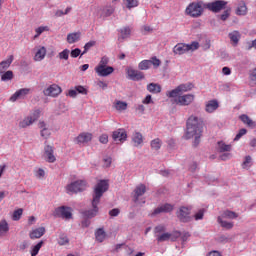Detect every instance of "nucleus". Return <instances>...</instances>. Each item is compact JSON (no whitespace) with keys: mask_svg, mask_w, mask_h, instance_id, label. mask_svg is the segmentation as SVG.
I'll list each match as a JSON object with an SVG mask.
<instances>
[{"mask_svg":"<svg viewBox=\"0 0 256 256\" xmlns=\"http://www.w3.org/2000/svg\"><path fill=\"white\" fill-rule=\"evenodd\" d=\"M114 107L117 111H125V109H127V103L120 100H116L114 102Z\"/></svg>","mask_w":256,"mask_h":256,"instance_id":"58836bf2","label":"nucleus"},{"mask_svg":"<svg viewBox=\"0 0 256 256\" xmlns=\"http://www.w3.org/2000/svg\"><path fill=\"white\" fill-rule=\"evenodd\" d=\"M181 237V233L174 231L172 233L166 232L157 236L158 243H163L165 241H177Z\"/></svg>","mask_w":256,"mask_h":256,"instance_id":"9b49d317","label":"nucleus"},{"mask_svg":"<svg viewBox=\"0 0 256 256\" xmlns=\"http://www.w3.org/2000/svg\"><path fill=\"white\" fill-rule=\"evenodd\" d=\"M59 245H67L69 243V238L65 234H62L58 241Z\"/></svg>","mask_w":256,"mask_h":256,"instance_id":"3c124183","label":"nucleus"},{"mask_svg":"<svg viewBox=\"0 0 256 256\" xmlns=\"http://www.w3.org/2000/svg\"><path fill=\"white\" fill-rule=\"evenodd\" d=\"M141 33L142 35H149V33H153V28H151V26L145 25L141 28Z\"/></svg>","mask_w":256,"mask_h":256,"instance_id":"09e8293b","label":"nucleus"},{"mask_svg":"<svg viewBox=\"0 0 256 256\" xmlns=\"http://www.w3.org/2000/svg\"><path fill=\"white\" fill-rule=\"evenodd\" d=\"M133 143L135 147H139V145L143 144V134L140 132H135L132 137Z\"/></svg>","mask_w":256,"mask_h":256,"instance_id":"7c9ffc66","label":"nucleus"},{"mask_svg":"<svg viewBox=\"0 0 256 256\" xmlns=\"http://www.w3.org/2000/svg\"><path fill=\"white\" fill-rule=\"evenodd\" d=\"M95 235L96 241H98L99 243H103L105 241V237H107L103 229H98Z\"/></svg>","mask_w":256,"mask_h":256,"instance_id":"4c0bfd02","label":"nucleus"},{"mask_svg":"<svg viewBox=\"0 0 256 256\" xmlns=\"http://www.w3.org/2000/svg\"><path fill=\"white\" fill-rule=\"evenodd\" d=\"M203 134V123L197 116H190L187 120V128H186V139L195 138V144H199V139Z\"/></svg>","mask_w":256,"mask_h":256,"instance_id":"f03ea898","label":"nucleus"},{"mask_svg":"<svg viewBox=\"0 0 256 256\" xmlns=\"http://www.w3.org/2000/svg\"><path fill=\"white\" fill-rule=\"evenodd\" d=\"M225 5H227V2L223 0H218L215 2L204 4V7L206 9H209V11H213V13H219V11H221L222 9H225Z\"/></svg>","mask_w":256,"mask_h":256,"instance_id":"f8f14e48","label":"nucleus"},{"mask_svg":"<svg viewBox=\"0 0 256 256\" xmlns=\"http://www.w3.org/2000/svg\"><path fill=\"white\" fill-rule=\"evenodd\" d=\"M151 65H153L154 67H159V65H161V60H159L156 57H154L151 60Z\"/></svg>","mask_w":256,"mask_h":256,"instance_id":"13d9d810","label":"nucleus"},{"mask_svg":"<svg viewBox=\"0 0 256 256\" xmlns=\"http://www.w3.org/2000/svg\"><path fill=\"white\" fill-rule=\"evenodd\" d=\"M243 135H247V129L242 128L239 130L238 134L235 136L234 141H239Z\"/></svg>","mask_w":256,"mask_h":256,"instance_id":"8fccbe9b","label":"nucleus"},{"mask_svg":"<svg viewBox=\"0 0 256 256\" xmlns=\"http://www.w3.org/2000/svg\"><path fill=\"white\" fill-rule=\"evenodd\" d=\"M40 115H41V111L39 110L34 111V113L31 116H28L24 118L22 121H20L19 127H21L22 129H25L26 127H29V125H33V123H35V121L39 119Z\"/></svg>","mask_w":256,"mask_h":256,"instance_id":"9d476101","label":"nucleus"},{"mask_svg":"<svg viewBox=\"0 0 256 256\" xmlns=\"http://www.w3.org/2000/svg\"><path fill=\"white\" fill-rule=\"evenodd\" d=\"M165 226L164 225H159L155 228V233H165Z\"/></svg>","mask_w":256,"mask_h":256,"instance_id":"052dcab7","label":"nucleus"},{"mask_svg":"<svg viewBox=\"0 0 256 256\" xmlns=\"http://www.w3.org/2000/svg\"><path fill=\"white\" fill-rule=\"evenodd\" d=\"M93 140V134L89 132H82L75 138V143L77 145H87L90 141Z\"/></svg>","mask_w":256,"mask_h":256,"instance_id":"ddd939ff","label":"nucleus"},{"mask_svg":"<svg viewBox=\"0 0 256 256\" xmlns=\"http://www.w3.org/2000/svg\"><path fill=\"white\" fill-rule=\"evenodd\" d=\"M247 167H251V156H246L245 161L243 162V168L247 169Z\"/></svg>","mask_w":256,"mask_h":256,"instance_id":"5fc2aeb1","label":"nucleus"},{"mask_svg":"<svg viewBox=\"0 0 256 256\" xmlns=\"http://www.w3.org/2000/svg\"><path fill=\"white\" fill-rule=\"evenodd\" d=\"M112 138L116 143H125L127 141V131L125 129H118L113 132Z\"/></svg>","mask_w":256,"mask_h":256,"instance_id":"f3484780","label":"nucleus"},{"mask_svg":"<svg viewBox=\"0 0 256 256\" xmlns=\"http://www.w3.org/2000/svg\"><path fill=\"white\" fill-rule=\"evenodd\" d=\"M115 12V8L112 6H107L106 8L103 9V16L104 17H110V15H113Z\"/></svg>","mask_w":256,"mask_h":256,"instance_id":"a18cd8bd","label":"nucleus"},{"mask_svg":"<svg viewBox=\"0 0 256 256\" xmlns=\"http://www.w3.org/2000/svg\"><path fill=\"white\" fill-rule=\"evenodd\" d=\"M81 39V32L70 33L67 36V41L70 44L77 43Z\"/></svg>","mask_w":256,"mask_h":256,"instance_id":"c756f323","label":"nucleus"},{"mask_svg":"<svg viewBox=\"0 0 256 256\" xmlns=\"http://www.w3.org/2000/svg\"><path fill=\"white\" fill-rule=\"evenodd\" d=\"M145 191H147V188L145 187V185L143 184L138 185L134 190L135 201H138L141 195H145Z\"/></svg>","mask_w":256,"mask_h":256,"instance_id":"a878e982","label":"nucleus"},{"mask_svg":"<svg viewBox=\"0 0 256 256\" xmlns=\"http://www.w3.org/2000/svg\"><path fill=\"white\" fill-rule=\"evenodd\" d=\"M43 235H45V227L36 228L29 234L30 239H41Z\"/></svg>","mask_w":256,"mask_h":256,"instance_id":"4be33fe9","label":"nucleus"},{"mask_svg":"<svg viewBox=\"0 0 256 256\" xmlns=\"http://www.w3.org/2000/svg\"><path fill=\"white\" fill-rule=\"evenodd\" d=\"M207 256H221V253H219V251H212L208 253Z\"/></svg>","mask_w":256,"mask_h":256,"instance_id":"774afa93","label":"nucleus"},{"mask_svg":"<svg viewBox=\"0 0 256 256\" xmlns=\"http://www.w3.org/2000/svg\"><path fill=\"white\" fill-rule=\"evenodd\" d=\"M13 79V71L8 70L1 76V81H11Z\"/></svg>","mask_w":256,"mask_h":256,"instance_id":"c03bdc74","label":"nucleus"},{"mask_svg":"<svg viewBox=\"0 0 256 256\" xmlns=\"http://www.w3.org/2000/svg\"><path fill=\"white\" fill-rule=\"evenodd\" d=\"M191 208L181 207L178 213V218L182 223H189L191 221Z\"/></svg>","mask_w":256,"mask_h":256,"instance_id":"dca6fc26","label":"nucleus"},{"mask_svg":"<svg viewBox=\"0 0 256 256\" xmlns=\"http://www.w3.org/2000/svg\"><path fill=\"white\" fill-rule=\"evenodd\" d=\"M107 189H109V182H107L106 180H101L96 185L92 200L93 210L84 212V215L87 217V219H92V217H95V215H97V212L99 211L97 205H99V201L101 200V197H103V193H105Z\"/></svg>","mask_w":256,"mask_h":256,"instance_id":"f257e3e1","label":"nucleus"},{"mask_svg":"<svg viewBox=\"0 0 256 256\" xmlns=\"http://www.w3.org/2000/svg\"><path fill=\"white\" fill-rule=\"evenodd\" d=\"M122 5L124 9H135L139 7V0H123Z\"/></svg>","mask_w":256,"mask_h":256,"instance_id":"bb28decb","label":"nucleus"},{"mask_svg":"<svg viewBox=\"0 0 256 256\" xmlns=\"http://www.w3.org/2000/svg\"><path fill=\"white\" fill-rule=\"evenodd\" d=\"M147 90L149 91V93H161V85L150 83L147 86Z\"/></svg>","mask_w":256,"mask_h":256,"instance_id":"c9c22d12","label":"nucleus"},{"mask_svg":"<svg viewBox=\"0 0 256 256\" xmlns=\"http://www.w3.org/2000/svg\"><path fill=\"white\" fill-rule=\"evenodd\" d=\"M44 159L48 163H55L56 161L55 155L53 154V148L49 145L44 148Z\"/></svg>","mask_w":256,"mask_h":256,"instance_id":"aec40b11","label":"nucleus"},{"mask_svg":"<svg viewBox=\"0 0 256 256\" xmlns=\"http://www.w3.org/2000/svg\"><path fill=\"white\" fill-rule=\"evenodd\" d=\"M36 35L34 36V39H37V37H39V35H41V33H44V31H49V27L47 26H40L38 28H36Z\"/></svg>","mask_w":256,"mask_h":256,"instance_id":"de8ad7c7","label":"nucleus"},{"mask_svg":"<svg viewBox=\"0 0 256 256\" xmlns=\"http://www.w3.org/2000/svg\"><path fill=\"white\" fill-rule=\"evenodd\" d=\"M203 9H205V4L201 2H193L188 5L185 13L186 15H189V17H201V15H203Z\"/></svg>","mask_w":256,"mask_h":256,"instance_id":"423d86ee","label":"nucleus"},{"mask_svg":"<svg viewBox=\"0 0 256 256\" xmlns=\"http://www.w3.org/2000/svg\"><path fill=\"white\" fill-rule=\"evenodd\" d=\"M31 93V89L30 88H22L18 91H16L11 97H10V101L12 103H15V101H18V99H24L27 97V95H29Z\"/></svg>","mask_w":256,"mask_h":256,"instance_id":"2eb2a0df","label":"nucleus"},{"mask_svg":"<svg viewBox=\"0 0 256 256\" xmlns=\"http://www.w3.org/2000/svg\"><path fill=\"white\" fill-rule=\"evenodd\" d=\"M61 94V87L57 84L50 85L47 89L44 90V95L47 97H57Z\"/></svg>","mask_w":256,"mask_h":256,"instance_id":"a211bd4d","label":"nucleus"},{"mask_svg":"<svg viewBox=\"0 0 256 256\" xmlns=\"http://www.w3.org/2000/svg\"><path fill=\"white\" fill-rule=\"evenodd\" d=\"M111 163H112L111 157H107L104 159V167H111Z\"/></svg>","mask_w":256,"mask_h":256,"instance_id":"0e129e2a","label":"nucleus"},{"mask_svg":"<svg viewBox=\"0 0 256 256\" xmlns=\"http://www.w3.org/2000/svg\"><path fill=\"white\" fill-rule=\"evenodd\" d=\"M237 217H239L237 213L230 210H226L222 213L220 217H218V223L224 229H233V222L225 221V219H237Z\"/></svg>","mask_w":256,"mask_h":256,"instance_id":"39448f33","label":"nucleus"},{"mask_svg":"<svg viewBox=\"0 0 256 256\" xmlns=\"http://www.w3.org/2000/svg\"><path fill=\"white\" fill-rule=\"evenodd\" d=\"M205 213L204 209L199 210L196 214H195V220L199 221V219H203V215Z\"/></svg>","mask_w":256,"mask_h":256,"instance_id":"6e6d98bb","label":"nucleus"},{"mask_svg":"<svg viewBox=\"0 0 256 256\" xmlns=\"http://www.w3.org/2000/svg\"><path fill=\"white\" fill-rule=\"evenodd\" d=\"M171 211H173V205L163 204L154 210V215L159 213H171Z\"/></svg>","mask_w":256,"mask_h":256,"instance_id":"5701e85b","label":"nucleus"},{"mask_svg":"<svg viewBox=\"0 0 256 256\" xmlns=\"http://www.w3.org/2000/svg\"><path fill=\"white\" fill-rule=\"evenodd\" d=\"M23 215V209H17L13 212L12 219L13 221H19L21 219V216Z\"/></svg>","mask_w":256,"mask_h":256,"instance_id":"37998d69","label":"nucleus"},{"mask_svg":"<svg viewBox=\"0 0 256 256\" xmlns=\"http://www.w3.org/2000/svg\"><path fill=\"white\" fill-rule=\"evenodd\" d=\"M43 247V241H40L38 244H36L31 251V256H37L39 251H41V248Z\"/></svg>","mask_w":256,"mask_h":256,"instance_id":"79ce46f5","label":"nucleus"},{"mask_svg":"<svg viewBox=\"0 0 256 256\" xmlns=\"http://www.w3.org/2000/svg\"><path fill=\"white\" fill-rule=\"evenodd\" d=\"M218 149L220 153H225V152L231 151L232 146L231 144H225V142L221 141V142H218Z\"/></svg>","mask_w":256,"mask_h":256,"instance_id":"f704fd0d","label":"nucleus"},{"mask_svg":"<svg viewBox=\"0 0 256 256\" xmlns=\"http://www.w3.org/2000/svg\"><path fill=\"white\" fill-rule=\"evenodd\" d=\"M34 55V61H43L47 55V48L45 46H36Z\"/></svg>","mask_w":256,"mask_h":256,"instance_id":"6ab92c4d","label":"nucleus"},{"mask_svg":"<svg viewBox=\"0 0 256 256\" xmlns=\"http://www.w3.org/2000/svg\"><path fill=\"white\" fill-rule=\"evenodd\" d=\"M126 73L132 81H141V79H145V75L143 74V72L135 70L131 67H128L126 69Z\"/></svg>","mask_w":256,"mask_h":256,"instance_id":"4468645a","label":"nucleus"},{"mask_svg":"<svg viewBox=\"0 0 256 256\" xmlns=\"http://www.w3.org/2000/svg\"><path fill=\"white\" fill-rule=\"evenodd\" d=\"M99 141H100V143H103L104 145H107V143H109V135H107V134H102V135L99 137Z\"/></svg>","mask_w":256,"mask_h":256,"instance_id":"603ef678","label":"nucleus"},{"mask_svg":"<svg viewBox=\"0 0 256 256\" xmlns=\"http://www.w3.org/2000/svg\"><path fill=\"white\" fill-rule=\"evenodd\" d=\"M9 233V223L5 220L0 221V237H5Z\"/></svg>","mask_w":256,"mask_h":256,"instance_id":"c85d7f7f","label":"nucleus"},{"mask_svg":"<svg viewBox=\"0 0 256 256\" xmlns=\"http://www.w3.org/2000/svg\"><path fill=\"white\" fill-rule=\"evenodd\" d=\"M87 189V182L85 180H78L66 186L67 193H79Z\"/></svg>","mask_w":256,"mask_h":256,"instance_id":"6e6552de","label":"nucleus"},{"mask_svg":"<svg viewBox=\"0 0 256 256\" xmlns=\"http://www.w3.org/2000/svg\"><path fill=\"white\" fill-rule=\"evenodd\" d=\"M68 96H69V97H72V98L77 97V90H76V89H74V90H69V91H68Z\"/></svg>","mask_w":256,"mask_h":256,"instance_id":"338daca9","label":"nucleus"},{"mask_svg":"<svg viewBox=\"0 0 256 256\" xmlns=\"http://www.w3.org/2000/svg\"><path fill=\"white\" fill-rule=\"evenodd\" d=\"M219 109V102L217 100H210L206 103V112L213 113Z\"/></svg>","mask_w":256,"mask_h":256,"instance_id":"393cba45","label":"nucleus"},{"mask_svg":"<svg viewBox=\"0 0 256 256\" xmlns=\"http://www.w3.org/2000/svg\"><path fill=\"white\" fill-rule=\"evenodd\" d=\"M240 121L243 122L244 125H247L248 127H255V122L245 114L240 116Z\"/></svg>","mask_w":256,"mask_h":256,"instance_id":"473e14b6","label":"nucleus"},{"mask_svg":"<svg viewBox=\"0 0 256 256\" xmlns=\"http://www.w3.org/2000/svg\"><path fill=\"white\" fill-rule=\"evenodd\" d=\"M199 49V42H192L191 44L178 43L173 48L175 55H185L189 51H197Z\"/></svg>","mask_w":256,"mask_h":256,"instance_id":"20e7f679","label":"nucleus"},{"mask_svg":"<svg viewBox=\"0 0 256 256\" xmlns=\"http://www.w3.org/2000/svg\"><path fill=\"white\" fill-rule=\"evenodd\" d=\"M230 40L232 41V43H234V45H237V43H239V39H241V35H239L238 31H234L232 33L229 34Z\"/></svg>","mask_w":256,"mask_h":256,"instance_id":"ea45409f","label":"nucleus"},{"mask_svg":"<svg viewBox=\"0 0 256 256\" xmlns=\"http://www.w3.org/2000/svg\"><path fill=\"white\" fill-rule=\"evenodd\" d=\"M69 49H64L62 52L58 54L59 59H64V61H67L69 59Z\"/></svg>","mask_w":256,"mask_h":256,"instance_id":"49530a36","label":"nucleus"},{"mask_svg":"<svg viewBox=\"0 0 256 256\" xmlns=\"http://www.w3.org/2000/svg\"><path fill=\"white\" fill-rule=\"evenodd\" d=\"M236 14L247 15V5L243 1L239 2L238 7L236 9Z\"/></svg>","mask_w":256,"mask_h":256,"instance_id":"72a5a7b5","label":"nucleus"},{"mask_svg":"<svg viewBox=\"0 0 256 256\" xmlns=\"http://www.w3.org/2000/svg\"><path fill=\"white\" fill-rule=\"evenodd\" d=\"M107 65H109V58L104 56L102 57L99 64L95 67V71L100 77H107L111 75L113 71H115L113 67Z\"/></svg>","mask_w":256,"mask_h":256,"instance_id":"7ed1b4c3","label":"nucleus"},{"mask_svg":"<svg viewBox=\"0 0 256 256\" xmlns=\"http://www.w3.org/2000/svg\"><path fill=\"white\" fill-rule=\"evenodd\" d=\"M75 90L77 93H80L81 95H87L88 91L83 86H76Z\"/></svg>","mask_w":256,"mask_h":256,"instance_id":"864d4df0","label":"nucleus"},{"mask_svg":"<svg viewBox=\"0 0 256 256\" xmlns=\"http://www.w3.org/2000/svg\"><path fill=\"white\" fill-rule=\"evenodd\" d=\"M119 213H120L119 209L115 208L109 212V215H110V217H117V215H119Z\"/></svg>","mask_w":256,"mask_h":256,"instance_id":"e2e57ef3","label":"nucleus"},{"mask_svg":"<svg viewBox=\"0 0 256 256\" xmlns=\"http://www.w3.org/2000/svg\"><path fill=\"white\" fill-rule=\"evenodd\" d=\"M191 89H193V84H181L176 89L168 91L166 95L169 98H175L179 97L181 93H187V91H191Z\"/></svg>","mask_w":256,"mask_h":256,"instance_id":"0eeeda50","label":"nucleus"},{"mask_svg":"<svg viewBox=\"0 0 256 256\" xmlns=\"http://www.w3.org/2000/svg\"><path fill=\"white\" fill-rule=\"evenodd\" d=\"M131 35V28L125 27L120 30V35L118 37V41H123L124 39H127Z\"/></svg>","mask_w":256,"mask_h":256,"instance_id":"2f4dec72","label":"nucleus"},{"mask_svg":"<svg viewBox=\"0 0 256 256\" xmlns=\"http://www.w3.org/2000/svg\"><path fill=\"white\" fill-rule=\"evenodd\" d=\"M144 105H149L150 103H153V100L151 98V95H147L145 99L142 101Z\"/></svg>","mask_w":256,"mask_h":256,"instance_id":"680f3d73","label":"nucleus"},{"mask_svg":"<svg viewBox=\"0 0 256 256\" xmlns=\"http://www.w3.org/2000/svg\"><path fill=\"white\" fill-rule=\"evenodd\" d=\"M223 75H231V68L229 67H223L222 68Z\"/></svg>","mask_w":256,"mask_h":256,"instance_id":"69168bd1","label":"nucleus"},{"mask_svg":"<svg viewBox=\"0 0 256 256\" xmlns=\"http://www.w3.org/2000/svg\"><path fill=\"white\" fill-rule=\"evenodd\" d=\"M95 45V42H88L86 43V45L84 46V52L83 54L87 53V51H89V49H91V47H93Z\"/></svg>","mask_w":256,"mask_h":256,"instance_id":"bf43d9fd","label":"nucleus"},{"mask_svg":"<svg viewBox=\"0 0 256 256\" xmlns=\"http://www.w3.org/2000/svg\"><path fill=\"white\" fill-rule=\"evenodd\" d=\"M70 55L73 58L79 57V55H81V49L76 48V49L72 50Z\"/></svg>","mask_w":256,"mask_h":256,"instance_id":"4d7b16f0","label":"nucleus"},{"mask_svg":"<svg viewBox=\"0 0 256 256\" xmlns=\"http://www.w3.org/2000/svg\"><path fill=\"white\" fill-rule=\"evenodd\" d=\"M13 55H10L7 60L0 62V73H5L9 67H11V63H13Z\"/></svg>","mask_w":256,"mask_h":256,"instance_id":"b1692460","label":"nucleus"},{"mask_svg":"<svg viewBox=\"0 0 256 256\" xmlns=\"http://www.w3.org/2000/svg\"><path fill=\"white\" fill-rule=\"evenodd\" d=\"M161 145V139L159 138H156L151 141V149H154V151H159V149H161Z\"/></svg>","mask_w":256,"mask_h":256,"instance_id":"a19ab883","label":"nucleus"},{"mask_svg":"<svg viewBox=\"0 0 256 256\" xmlns=\"http://www.w3.org/2000/svg\"><path fill=\"white\" fill-rule=\"evenodd\" d=\"M56 214L63 219H71V208L62 206L56 209Z\"/></svg>","mask_w":256,"mask_h":256,"instance_id":"412c9836","label":"nucleus"},{"mask_svg":"<svg viewBox=\"0 0 256 256\" xmlns=\"http://www.w3.org/2000/svg\"><path fill=\"white\" fill-rule=\"evenodd\" d=\"M138 69L140 71H147V69H151V60H143L139 63Z\"/></svg>","mask_w":256,"mask_h":256,"instance_id":"e433bc0d","label":"nucleus"},{"mask_svg":"<svg viewBox=\"0 0 256 256\" xmlns=\"http://www.w3.org/2000/svg\"><path fill=\"white\" fill-rule=\"evenodd\" d=\"M172 101L176 105L187 106V105H191V103L195 101V96L193 94H186L182 96L178 95L177 97L172 98Z\"/></svg>","mask_w":256,"mask_h":256,"instance_id":"1a4fd4ad","label":"nucleus"},{"mask_svg":"<svg viewBox=\"0 0 256 256\" xmlns=\"http://www.w3.org/2000/svg\"><path fill=\"white\" fill-rule=\"evenodd\" d=\"M38 127L39 129H42L41 137L47 139L51 135V130L47 128V124H45V122H39Z\"/></svg>","mask_w":256,"mask_h":256,"instance_id":"cd10ccee","label":"nucleus"}]
</instances>
